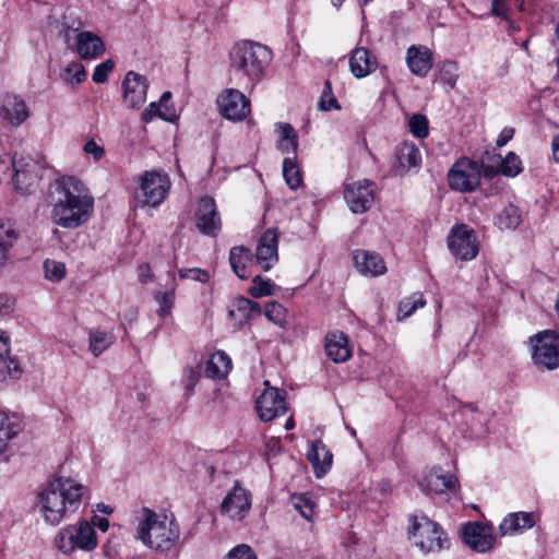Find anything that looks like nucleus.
Instances as JSON below:
<instances>
[{"instance_id": "1", "label": "nucleus", "mask_w": 559, "mask_h": 559, "mask_svg": "<svg viewBox=\"0 0 559 559\" xmlns=\"http://www.w3.org/2000/svg\"><path fill=\"white\" fill-rule=\"evenodd\" d=\"M48 202L51 206V221L68 229L83 225L94 207V200L87 188L74 177L56 180L50 187Z\"/></svg>"}, {"instance_id": "2", "label": "nucleus", "mask_w": 559, "mask_h": 559, "mask_svg": "<svg viewBox=\"0 0 559 559\" xmlns=\"http://www.w3.org/2000/svg\"><path fill=\"white\" fill-rule=\"evenodd\" d=\"M86 488L76 480L57 476L37 492L36 508L49 525H58L81 504Z\"/></svg>"}, {"instance_id": "3", "label": "nucleus", "mask_w": 559, "mask_h": 559, "mask_svg": "<svg viewBox=\"0 0 559 559\" xmlns=\"http://www.w3.org/2000/svg\"><path fill=\"white\" fill-rule=\"evenodd\" d=\"M136 520L135 538L150 549L168 552L179 542L180 528L174 518L143 507Z\"/></svg>"}, {"instance_id": "4", "label": "nucleus", "mask_w": 559, "mask_h": 559, "mask_svg": "<svg viewBox=\"0 0 559 559\" xmlns=\"http://www.w3.org/2000/svg\"><path fill=\"white\" fill-rule=\"evenodd\" d=\"M272 57L271 49L262 44L240 41L230 52V71L238 76L239 85L254 86L264 78Z\"/></svg>"}, {"instance_id": "5", "label": "nucleus", "mask_w": 559, "mask_h": 559, "mask_svg": "<svg viewBox=\"0 0 559 559\" xmlns=\"http://www.w3.org/2000/svg\"><path fill=\"white\" fill-rule=\"evenodd\" d=\"M171 188L169 176L162 170H146L140 175L135 200L141 206L157 207L167 198Z\"/></svg>"}, {"instance_id": "6", "label": "nucleus", "mask_w": 559, "mask_h": 559, "mask_svg": "<svg viewBox=\"0 0 559 559\" xmlns=\"http://www.w3.org/2000/svg\"><path fill=\"white\" fill-rule=\"evenodd\" d=\"M55 546L64 555L76 549L92 551L97 547L96 532L87 521L67 525L56 535Z\"/></svg>"}, {"instance_id": "7", "label": "nucleus", "mask_w": 559, "mask_h": 559, "mask_svg": "<svg viewBox=\"0 0 559 559\" xmlns=\"http://www.w3.org/2000/svg\"><path fill=\"white\" fill-rule=\"evenodd\" d=\"M411 533L415 545L425 554L439 552L449 547L445 532L426 515L413 518Z\"/></svg>"}, {"instance_id": "8", "label": "nucleus", "mask_w": 559, "mask_h": 559, "mask_svg": "<svg viewBox=\"0 0 559 559\" xmlns=\"http://www.w3.org/2000/svg\"><path fill=\"white\" fill-rule=\"evenodd\" d=\"M532 360L538 368L554 370L559 367V335L545 330L530 337Z\"/></svg>"}, {"instance_id": "9", "label": "nucleus", "mask_w": 559, "mask_h": 559, "mask_svg": "<svg viewBox=\"0 0 559 559\" xmlns=\"http://www.w3.org/2000/svg\"><path fill=\"white\" fill-rule=\"evenodd\" d=\"M481 180V165L467 157L456 160L448 174L451 189L459 192H472Z\"/></svg>"}, {"instance_id": "10", "label": "nucleus", "mask_w": 559, "mask_h": 559, "mask_svg": "<svg viewBox=\"0 0 559 559\" xmlns=\"http://www.w3.org/2000/svg\"><path fill=\"white\" fill-rule=\"evenodd\" d=\"M377 185L369 179H361L345 186L344 199L355 214L367 212L374 202Z\"/></svg>"}, {"instance_id": "11", "label": "nucleus", "mask_w": 559, "mask_h": 559, "mask_svg": "<svg viewBox=\"0 0 559 559\" xmlns=\"http://www.w3.org/2000/svg\"><path fill=\"white\" fill-rule=\"evenodd\" d=\"M264 385V391L257 400V411L263 421H271L287 412L286 391L271 386L269 381Z\"/></svg>"}, {"instance_id": "12", "label": "nucleus", "mask_w": 559, "mask_h": 559, "mask_svg": "<svg viewBox=\"0 0 559 559\" xmlns=\"http://www.w3.org/2000/svg\"><path fill=\"white\" fill-rule=\"evenodd\" d=\"M448 247L453 255L463 261L473 260L479 250L474 231L464 224L451 229Z\"/></svg>"}, {"instance_id": "13", "label": "nucleus", "mask_w": 559, "mask_h": 559, "mask_svg": "<svg viewBox=\"0 0 559 559\" xmlns=\"http://www.w3.org/2000/svg\"><path fill=\"white\" fill-rule=\"evenodd\" d=\"M12 164L14 169L13 180L16 188L22 191H27L37 183L45 170L44 165L31 156H14Z\"/></svg>"}, {"instance_id": "14", "label": "nucleus", "mask_w": 559, "mask_h": 559, "mask_svg": "<svg viewBox=\"0 0 559 559\" xmlns=\"http://www.w3.org/2000/svg\"><path fill=\"white\" fill-rule=\"evenodd\" d=\"M221 114L231 120L241 121L251 112V104L240 91L226 90L217 99Z\"/></svg>"}, {"instance_id": "15", "label": "nucleus", "mask_w": 559, "mask_h": 559, "mask_svg": "<svg viewBox=\"0 0 559 559\" xmlns=\"http://www.w3.org/2000/svg\"><path fill=\"white\" fill-rule=\"evenodd\" d=\"M464 543L477 552H486L493 548L496 537L493 527L478 522L467 523L462 531Z\"/></svg>"}, {"instance_id": "16", "label": "nucleus", "mask_w": 559, "mask_h": 559, "mask_svg": "<svg viewBox=\"0 0 559 559\" xmlns=\"http://www.w3.org/2000/svg\"><path fill=\"white\" fill-rule=\"evenodd\" d=\"M195 221L198 229L203 235L215 237L219 233L222 221L213 198L204 197L199 201Z\"/></svg>"}, {"instance_id": "17", "label": "nucleus", "mask_w": 559, "mask_h": 559, "mask_svg": "<svg viewBox=\"0 0 559 559\" xmlns=\"http://www.w3.org/2000/svg\"><path fill=\"white\" fill-rule=\"evenodd\" d=\"M31 116V110L24 98L14 93H7L0 106V118L11 127H20Z\"/></svg>"}, {"instance_id": "18", "label": "nucleus", "mask_w": 559, "mask_h": 559, "mask_svg": "<svg viewBox=\"0 0 559 559\" xmlns=\"http://www.w3.org/2000/svg\"><path fill=\"white\" fill-rule=\"evenodd\" d=\"M251 508V495L245 488L235 485L221 504V512L230 519L240 521Z\"/></svg>"}, {"instance_id": "19", "label": "nucleus", "mask_w": 559, "mask_h": 559, "mask_svg": "<svg viewBox=\"0 0 559 559\" xmlns=\"http://www.w3.org/2000/svg\"><path fill=\"white\" fill-rule=\"evenodd\" d=\"M147 87L148 84L145 76L134 71H129L122 81V97L127 107H141L146 102Z\"/></svg>"}, {"instance_id": "20", "label": "nucleus", "mask_w": 559, "mask_h": 559, "mask_svg": "<svg viewBox=\"0 0 559 559\" xmlns=\"http://www.w3.org/2000/svg\"><path fill=\"white\" fill-rule=\"evenodd\" d=\"M278 233L275 229H267L259 239L255 261L263 271H269L278 260Z\"/></svg>"}, {"instance_id": "21", "label": "nucleus", "mask_w": 559, "mask_h": 559, "mask_svg": "<svg viewBox=\"0 0 559 559\" xmlns=\"http://www.w3.org/2000/svg\"><path fill=\"white\" fill-rule=\"evenodd\" d=\"M395 160L392 169L395 175L404 176L412 168L419 167L421 154L419 148L412 142H403L395 147Z\"/></svg>"}, {"instance_id": "22", "label": "nucleus", "mask_w": 559, "mask_h": 559, "mask_svg": "<svg viewBox=\"0 0 559 559\" xmlns=\"http://www.w3.org/2000/svg\"><path fill=\"white\" fill-rule=\"evenodd\" d=\"M406 63L414 75L425 78L433 66V53L426 46L412 45L406 51Z\"/></svg>"}, {"instance_id": "23", "label": "nucleus", "mask_w": 559, "mask_h": 559, "mask_svg": "<svg viewBox=\"0 0 559 559\" xmlns=\"http://www.w3.org/2000/svg\"><path fill=\"white\" fill-rule=\"evenodd\" d=\"M378 68V59L365 47L355 48L349 56V70L354 78L364 79Z\"/></svg>"}, {"instance_id": "24", "label": "nucleus", "mask_w": 559, "mask_h": 559, "mask_svg": "<svg viewBox=\"0 0 559 559\" xmlns=\"http://www.w3.org/2000/svg\"><path fill=\"white\" fill-rule=\"evenodd\" d=\"M76 52L84 60L97 59L104 55L106 48L103 39L90 31L80 32L76 35Z\"/></svg>"}, {"instance_id": "25", "label": "nucleus", "mask_w": 559, "mask_h": 559, "mask_svg": "<svg viewBox=\"0 0 559 559\" xmlns=\"http://www.w3.org/2000/svg\"><path fill=\"white\" fill-rule=\"evenodd\" d=\"M325 353L336 364L345 362L352 357V348L345 333L336 331L325 337Z\"/></svg>"}, {"instance_id": "26", "label": "nucleus", "mask_w": 559, "mask_h": 559, "mask_svg": "<svg viewBox=\"0 0 559 559\" xmlns=\"http://www.w3.org/2000/svg\"><path fill=\"white\" fill-rule=\"evenodd\" d=\"M457 479L453 475H444L440 469H433L425 475L420 487L428 493H444L456 489Z\"/></svg>"}, {"instance_id": "27", "label": "nucleus", "mask_w": 559, "mask_h": 559, "mask_svg": "<svg viewBox=\"0 0 559 559\" xmlns=\"http://www.w3.org/2000/svg\"><path fill=\"white\" fill-rule=\"evenodd\" d=\"M261 307L258 302L246 297H237L228 310L229 318L236 325H243L249 320L261 314Z\"/></svg>"}, {"instance_id": "28", "label": "nucleus", "mask_w": 559, "mask_h": 559, "mask_svg": "<svg viewBox=\"0 0 559 559\" xmlns=\"http://www.w3.org/2000/svg\"><path fill=\"white\" fill-rule=\"evenodd\" d=\"M354 262L358 272L364 275L379 276L386 272L383 259L376 252L356 251Z\"/></svg>"}, {"instance_id": "29", "label": "nucleus", "mask_w": 559, "mask_h": 559, "mask_svg": "<svg viewBox=\"0 0 559 559\" xmlns=\"http://www.w3.org/2000/svg\"><path fill=\"white\" fill-rule=\"evenodd\" d=\"M318 478L322 477L331 468L333 454L321 440H316L307 453Z\"/></svg>"}, {"instance_id": "30", "label": "nucleus", "mask_w": 559, "mask_h": 559, "mask_svg": "<svg viewBox=\"0 0 559 559\" xmlns=\"http://www.w3.org/2000/svg\"><path fill=\"white\" fill-rule=\"evenodd\" d=\"M536 524L533 512H514L503 519L499 525L501 535H511L531 528Z\"/></svg>"}, {"instance_id": "31", "label": "nucleus", "mask_w": 559, "mask_h": 559, "mask_svg": "<svg viewBox=\"0 0 559 559\" xmlns=\"http://www.w3.org/2000/svg\"><path fill=\"white\" fill-rule=\"evenodd\" d=\"M229 263L233 272L241 280L251 276L250 266L253 263L251 251L243 247H233L229 251Z\"/></svg>"}, {"instance_id": "32", "label": "nucleus", "mask_w": 559, "mask_h": 559, "mask_svg": "<svg viewBox=\"0 0 559 559\" xmlns=\"http://www.w3.org/2000/svg\"><path fill=\"white\" fill-rule=\"evenodd\" d=\"M275 131L278 134L277 150L283 154L295 156L298 148V134L294 127L286 122H278L275 124Z\"/></svg>"}, {"instance_id": "33", "label": "nucleus", "mask_w": 559, "mask_h": 559, "mask_svg": "<svg viewBox=\"0 0 559 559\" xmlns=\"http://www.w3.org/2000/svg\"><path fill=\"white\" fill-rule=\"evenodd\" d=\"M231 359L223 350L214 353L206 364L205 374L211 379H224L231 370Z\"/></svg>"}, {"instance_id": "34", "label": "nucleus", "mask_w": 559, "mask_h": 559, "mask_svg": "<svg viewBox=\"0 0 559 559\" xmlns=\"http://www.w3.org/2000/svg\"><path fill=\"white\" fill-rule=\"evenodd\" d=\"M168 276L169 283L167 284V289L165 292L156 290L154 293V299L158 305L157 314L160 318L169 316L175 305L177 287L176 278L174 273H168Z\"/></svg>"}, {"instance_id": "35", "label": "nucleus", "mask_w": 559, "mask_h": 559, "mask_svg": "<svg viewBox=\"0 0 559 559\" xmlns=\"http://www.w3.org/2000/svg\"><path fill=\"white\" fill-rule=\"evenodd\" d=\"M19 238L16 229L10 223H0V269L10 259V252Z\"/></svg>"}, {"instance_id": "36", "label": "nucleus", "mask_w": 559, "mask_h": 559, "mask_svg": "<svg viewBox=\"0 0 559 559\" xmlns=\"http://www.w3.org/2000/svg\"><path fill=\"white\" fill-rule=\"evenodd\" d=\"M21 429V423L17 417H9L4 412L0 411V454L5 451L9 440L14 438Z\"/></svg>"}, {"instance_id": "37", "label": "nucleus", "mask_w": 559, "mask_h": 559, "mask_svg": "<svg viewBox=\"0 0 559 559\" xmlns=\"http://www.w3.org/2000/svg\"><path fill=\"white\" fill-rule=\"evenodd\" d=\"M155 117H159L166 121H174L177 118L176 110L171 106H165V109L159 103H151L142 114L144 122H151Z\"/></svg>"}, {"instance_id": "38", "label": "nucleus", "mask_w": 559, "mask_h": 559, "mask_svg": "<svg viewBox=\"0 0 559 559\" xmlns=\"http://www.w3.org/2000/svg\"><path fill=\"white\" fill-rule=\"evenodd\" d=\"M426 305V299L421 293H415L412 296L401 300L399 306L397 320L411 317L417 309Z\"/></svg>"}, {"instance_id": "39", "label": "nucleus", "mask_w": 559, "mask_h": 559, "mask_svg": "<svg viewBox=\"0 0 559 559\" xmlns=\"http://www.w3.org/2000/svg\"><path fill=\"white\" fill-rule=\"evenodd\" d=\"M283 176L293 190L297 189L301 183V175L294 157H285L283 162Z\"/></svg>"}, {"instance_id": "40", "label": "nucleus", "mask_w": 559, "mask_h": 559, "mask_svg": "<svg viewBox=\"0 0 559 559\" xmlns=\"http://www.w3.org/2000/svg\"><path fill=\"white\" fill-rule=\"evenodd\" d=\"M114 343V336L105 331L95 330L90 333V348L95 356L100 355Z\"/></svg>"}, {"instance_id": "41", "label": "nucleus", "mask_w": 559, "mask_h": 559, "mask_svg": "<svg viewBox=\"0 0 559 559\" xmlns=\"http://www.w3.org/2000/svg\"><path fill=\"white\" fill-rule=\"evenodd\" d=\"M520 223V210L512 204L507 205L498 216V225L500 228L515 229Z\"/></svg>"}, {"instance_id": "42", "label": "nucleus", "mask_w": 559, "mask_h": 559, "mask_svg": "<svg viewBox=\"0 0 559 559\" xmlns=\"http://www.w3.org/2000/svg\"><path fill=\"white\" fill-rule=\"evenodd\" d=\"M275 293V285L270 281L265 280L260 275H255L252 280V286L249 289V294L254 298H261L265 296H272Z\"/></svg>"}, {"instance_id": "43", "label": "nucleus", "mask_w": 559, "mask_h": 559, "mask_svg": "<svg viewBox=\"0 0 559 559\" xmlns=\"http://www.w3.org/2000/svg\"><path fill=\"white\" fill-rule=\"evenodd\" d=\"M292 502L294 508L300 513V515L310 521L313 516L314 503L308 495H293Z\"/></svg>"}, {"instance_id": "44", "label": "nucleus", "mask_w": 559, "mask_h": 559, "mask_svg": "<svg viewBox=\"0 0 559 559\" xmlns=\"http://www.w3.org/2000/svg\"><path fill=\"white\" fill-rule=\"evenodd\" d=\"M522 162L513 152H509L500 164V171L507 177H515L522 173Z\"/></svg>"}, {"instance_id": "45", "label": "nucleus", "mask_w": 559, "mask_h": 559, "mask_svg": "<svg viewBox=\"0 0 559 559\" xmlns=\"http://www.w3.org/2000/svg\"><path fill=\"white\" fill-rule=\"evenodd\" d=\"M409 131L416 138L424 139L429 133L428 119L425 115L415 114L409 118L408 121Z\"/></svg>"}, {"instance_id": "46", "label": "nucleus", "mask_w": 559, "mask_h": 559, "mask_svg": "<svg viewBox=\"0 0 559 559\" xmlns=\"http://www.w3.org/2000/svg\"><path fill=\"white\" fill-rule=\"evenodd\" d=\"M63 80L71 85L80 84L86 80V71L80 62H72L64 69Z\"/></svg>"}, {"instance_id": "47", "label": "nucleus", "mask_w": 559, "mask_h": 559, "mask_svg": "<svg viewBox=\"0 0 559 559\" xmlns=\"http://www.w3.org/2000/svg\"><path fill=\"white\" fill-rule=\"evenodd\" d=\"M45 276L49 281L59 282L66 275V265L55 260H46L44 262Z\"/></svg>"}, {"instance_id": "48", "label": "nucleus", "mask_w": 559, "mask_h": 559, "mask_svg": "<svg viewBox=\"0 0 559 559\" xmlns=\"http://www.w3.org/2000/svg\"><path fill=\"white\" fill-rule=\"evenodd\" d=\"M457 66L453 61H445L440 71V80L450 88H454L457 82Z\"/></svg>"}, {"instance_id": "49", "label": "nucleus", "mask_w": 559, "mask_h": 559, "mask_svg": "<svg viewBox=\"0 0 559 559\" xmlns=\"http://www.w3.org/2000/svg\"><path fill=\"white\" fill-rule=\"evenodd\" d=\"M201 371L200 367H192L188 366L183 369L182 372V382L185 384L186 391L188 394H190L194 386L197 385L198 381L200 380Z\"/></svg>"}, {"instance_id": "50", "label": "nucleus", "mask_w": 559, "mask_h": 559, "mask_svg": "<svg viewBox=\"0 0 559 559\" xmlns=\"http://www.w3.org/2000/svg\"><path fill=\"white\" fill-rule=\"evenodd\" d=\"M264 314L273 323L282 324L285 319V309L281 304L271 301L265 305Z\"/></svg>"}, {"instance_id": "51", "label": "nucleus", "mask_w": 559, "mask_h": 559, "mask_svg": "<svg viewBox=\"0 0 559 559\" xmlns=\"http://www.w3.org/2000/svg\"><path fill=\"white\" fill-rule=\"evenodd\" d=\"M321 110L340 109L336 98L332 95L331 82L326 81L322 92V96L318 104Z\"/></svg>"}, {"instance_id": "52", "label": "nucleus", "mask_w": 559, "mask_h": 559, "mask_svg": "<svg viewBox=\"0 0 559 559\" xmlns=\"http://www.w3.org/2000/svg\"><path fill=\"white\" fill-rule=\"evenodd\" d=\"M115 62L110 59H107L96 66L92 79L95 83H105L108 79V74L114 70Z\"/></svg>"}, {"instance_id": "53", "label": "nucleus", "mask_w": 559, "mask_h": 559, "mask_svg": "<svg viewBox=\"0 0 559 559\" xmlns=\"http://www.w3.org/2000/svg\"><path fill=\"white\" fill-rule=\"evenodd\" d=\"M179 276L181 278H191L200 283H206L210 280L209 272L199 267L181 269L179 270Z\"/></svg>"}, {"instance_id": "54", "label": "nucleus", "mask_w": 559, "mask_h": 559, "mask_svg": "<svg viewBox=\"0 0 559 559\" xmlns=\"http://www.w3.org/2000/svg\"><path fill=\"white\" fill-rule=\"evenodd\" d=\"M224 559H258L248 545H238L233 548Z\"/></svg>"}, {"instance_id": "55", "label": "nucleus", "mask_w": 559, "mask_h": 559, "mask_svg": "<svg viewBox=\"0 0 559 559\" xmlns=\"http://www.w3.org/2000/svg\"><path fill=\"white\" fill-rule=\"evenodd\" d=\"M86 154H90L94 157L95 160H99L105 155V150L103 146L98 145L94 140H88L83 147Z\"/></svg>"}, {"instance_id": "56", "label": "nucleus", "mask_w": 559, "mask_h": 559, "mask_svg": "<svg viewBox=\"0 0 559 559\" xmlns=\"http://www.w3.org/2000/svg\"><path fill=\"white\" fill-rule=\"evenodd\" d=\"M14 300L8 295H0V318L9 316L13 311Z\"/></svg>"}, {"instance_id": "57", "label": "nucleus", "mask_w": 559, "mask_h": 559, "mask_svg": "<svg viewBox=\"0 0 559 559\" xmlns=\"http://www.w3.org/2000/svg\"><path fill=\"white\" fill-rule=\"evenodd\" d=\"M138 277L139 281L143 284L150 283L154 281V274L151 271L148 264H141L138 267Z\"/></svg>"}, {"instance_id": "58", "label": "nucleus", "mask_w": 559, "mask_h": 559, "mask_svg": "<svg viewBox=\"0 0 559 559\" xmlns=\"http://www.w3.org/2000/svg\"><path fill=\"white\" fill-rule=\"evenodd\" d=\"M507 5L504 0H491V14L507 19Z\"/></svg>"}, {"instance_id": "59", "label": "nucleus", "mask_w": 559, "mask_h": 559, "mask_svg": "<svg viewBox=\"0 0 559 559\" xmlns=\"http://www.w3.org/2000/svg\"><path fill=\"white\" fill-rule=\"evenodd\" d=\"M10 346L9 336L4 331H0V358L9 359Z\"/></svg>"}, {"instance_id": "60", "label": "nucleus", "mask_w": 559, "mask_h": 559, "mask_svg": "<svg viewBox=\"0 0 559 559\" xmlns=\"http://www.w3.org/2000/svg\"><path fill=\"white\" fill-rule=\"evenodd\" d=\"M513 134H514V130L512 128H504L500 132V134L496 141L497 146L501 147V146L506 145L513 138Z\"/></svg>"}, {"instance_id": "61", "label": "nucleus", "mask_w": 559, "mask_h": 559, "mask_svg": "<svg viewBox=\"0 0 559 559\" xmlns=\"http://www.w3.org/2000/svg\"><path fill=\"white\" fill-rule=\"evenodd\" d=\"M552 155L555 162L559 163V134L552 140Z\"/></svg>"}, {"instance_id": "62", "label": "nucleus", "mask_w": 559, "mask_h": 559, "mask_svg": "<svg viewBox=\"0 0 559 559\" xmlns=\"http://www.w3.org/2000/svg\"><path fill=\"white\" fill-rule=\"evenodd\" d=\"M95 525L103 532H106L109 527V522L105 518H97Z\"/></svg>"}, {"instance_id": "63", "label": "nucleus", "mask_w": 559, "mask_h": 559, "mask_svg": "<svg viewBox=\"0 0 559 559\" xmlns=\"http://www.w3.org/2000/svg\"><path fill=\"white\" fill-rule=\"evenodd\" d=\"M171 98V93L170 92H165L160 99H159V104L162 105V107L165 109V106H168L167 103L170 100Z\"/></svg>"}, {"instance_id": "64", "label": "nucleus", "mask_w": 559, "mask_h": 559, "mask_svg": "<svg viewBox=\"0 0 559 559\" xmlns=\"http://www.w3.org/2000/svg\"><path fill=\"white\" fill-rule=\"evenodd\" d=\"M294 426H295V424H294L293 418H289V419L286 421V424H285V428H286L287 430L293 429V428H294Z\"/></svg>"}]
</instances>
